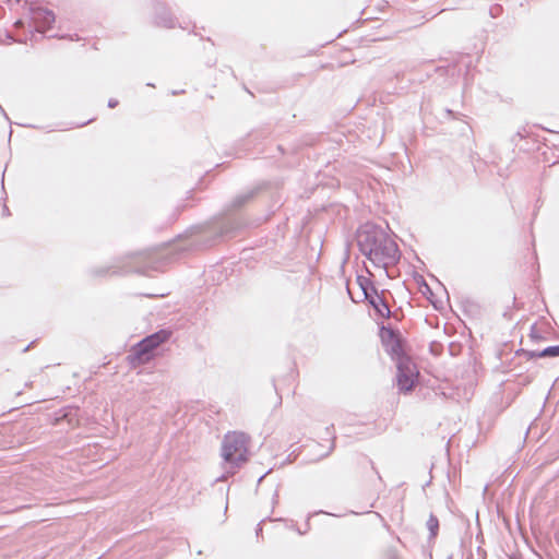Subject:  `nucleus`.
Returning <instances> with one entry per match:
<instances>
[{"label": "nucleus", "instance_id": "15", "mask_svg": "<svg viewBox=\"0 0 559 559\" xmlns=\"http://www.w3.org/2000/svg\"><path fill=\"white\" fill-rule=\"evenodd\" d=\"M16 123L20 126L35 127V124L28 123V122H16Z\"/></svg>", "mask_w": 559, "mask_h": 559}, {"label": "nucleus", "instance_id": "17", "mask_svg": "<svg viewBox=\"0 0 559 559\" xmlns=\"http://www.w3.org/2000/svg\"><path fill=\"white\" fill-rule=\"evenodd\" d=\"M371 290H373V294L378 295L377 290H374V287H371Z\"/></svg>", "mask_w": 559, "mask_h": 559}, {"label": "nucleus", "instance_id": "8", "mask_svg": "<svg viewBox=\"0 0 559 559\" xmlns=\"http://www.w3.org/2000/svg\"><path fill=\"white\" fill-rule=\"evenodd\" d=\"M253 197V192H248L243 194L237 195L233 201V206L235 209L242 206L248 200Z\"/></svg>", "mask_w": 559, "mask_h": 559}, {"label": "nucleus", "instance_id": "13", "mask_svg": "<svg viewBox=\"0 0 559 559\" xmlns=\"http://www.w3.org/2000/svg\"><path fill=\"white\" fill-rule=\"evenodd\" d=\"M442 114L444 117L451 118L452 117V110L449 108L442 109Z\"/></svg>", "mask_w": 559, "mask_h": 559}, {"label": "nucleus", "instance_id": "16", "mask_svg": "<svg viewBox=\"0 0 559 559\" xmlns=\"http://www.w3.org/2000/svg\"><path fill=\"white\" fill-rule=\"evenodd\" d=\"M0 111H1L2 115H5V112L3 111V107L2 106H0Z\"/></svg>", "mask_w": 559, "mask_h": 559}, {"label": "nucleus", "instance_id": "2", "mask_svg": "<svg viewBox=\"0 0 559 559\" xmlns=\"http://www.w3.org/2000/svg\"><path fill=\"white\" fill-rule=\"evenodd\" d=\"M248 437L243 432H229L222 444V456L231 468L247 461Z\"/></svg>", "mask_w": 559, "mask_h": 559}, {"label": "nucleus", "instance_id": "10", "mask_svg": "<svg viewBox=\"0 0 559 559\" xmlns=\"http://www.w3.org/2000/svg\"><path fill=\"white\" fill-rule=\"evenodd\" d=\"M357 281L359 283L361 290L364 292L366 299H369L370 298L369 288L371 286L370 282L368 281V278H366L364 276H358Z\"/></svg>", "mask_w": 559, "mask_h": 559}, {"label": "nucleus", "instance_id": "18", "mask_svg": "<svg viewBox=\"0 0 559 559\" xmlns=\"http://www.w3.org/2000/svg\"><path fill=\"white\" fill-rule=\"evenodd\" d=\"M371 290H373V294L378 295L377 290H374V287H371Z\"/></svg>", "mask_w": 559, "mask_h": 559}, {"label": "nucleus", "instance_id": "9", "mask_svg": "<svg viewBox=\"0 0 559 559\" xmlns=\"http://www.w3.org/2000/svg\"><path fill=\"white\" fill-rule=\"evenodd\" d=\"M539 357H559V345L549 346L543 349L539 354Z\"/></svg>", "mask_w": 559, "mask_h": 559}, {"label": "nucleus", "instance_id": "7", "mask_svg": "<svg viewBox=\"0 0 559 559\" xmlns=\"http://www.w3.org/2000/svg\"><path fill=\"white\" fill-rule=\"evenodd\" d=\"M427 528L429 530L431 537L437 536L438 530H439V521H438L437 516H435L433 514H430V516L427 521Z\"/></svg>", "mask_w": 559, "mask_h": 559}, {"label": "nucleus", "instance_id": "19", "mask_svg": "<svg viewBox=\"0 0 559 559\" xmlns=\"http://www.w3.org/2000/svg\"><path fill=\"white\" fill-rule=\"evenodd\" d=\"M390 559H399L395 555H393Z\"/></svg>", "mask_w": 559, "mask_h": 559}, {"label": "nucleus", "instance_id": "4", "mask_svg": "<svg viewBox=\"0 0 559 559\" xmlns=\"http://www.w3.org/2000/svg\"><path fill=\"white\" fill-rule=\"evenodd\" d=\"M170 336V332L160 330L154 334H151L138 343L135 347V355L141 361L148 359V354L157 346L166 342Z\"/></svg>", "mask_w": 559, "mask_h": 559}, {"label": "nucleus", "instance_id": "12", "mask_svg": "<svg viewBox=\"0 0 559 559\" xmlns=\"http://www.w3.org/2000/svg\"><path fill=\"white\" fill-rule=\"evenodd\" d=\"M92 120L93 119L74 121V122H72V126H74V127H83V126L87 124Z\"/></svg>", "mask_w": 559, "mask_h": 559}, {"label": "nucleus", "instance_id": "6", "mask_svg": "<svg viewBox=\"0 0 559 559\" xmlns=\"http://www.w3.org/2000/svg\"><path fill=\"white\" fill-rule=\"evenodd\" d=\"M369 301L381 316H389V306L379 295H376L374 297L370 296Z\"/></svg>", "mask_w": 559, "mask_h": 559}, {"label": "nucleus", "instance_id": "1", "mask_svg": "<svg viewBox=\"0 0 559 559\" xmlns=\"http://www.w3.org/2000/svg\"><path fill=\"white\" fill-rule=\"evenodd\" d=\"M357 246L373 267L383 270L395 265L401 258L397 243L379 226L365 224L357 231Z\"/></svg>", "mask_w": 559, "mask_h": 559}, {"label": "nucleus", "instance_id": "3", "mask_svg": "<svg viewBox=\"0 0 559 559\" xmlns=\"http://www.w3.org/2000/svg\"><path fill=\"white\" fill-rule=\"evenodd\" d=\"M418 376L415 364L407 357H400L397 360L396 381L400 391L409 392L414 388L415 379Z\"/></svg>", "mask_w": 559, "mask_h": 559}, {"label": "nucleus", "instance_id": "11", "mask_svg": "<svg viewBox=\"0 0 559 559\" xmlns=\"http://www.w3.org/2000/svg\"><path fill=\"white\" fill-rule=\"evenodd\" d=\"M229 222L222 227V235H228L234 230V226H229Z\"/></svg>", "mask_w": 559, "mask_h": 559}, {"label": "nucleus", "instance_id": "5", "mask_svg": "<svg viewBox=\"0 0 559 559\" xmlns=\"http://www.w3.org/2000/svg\"><path fill=\"white\" fill-rule=\"evenodd\" d=\"M32 17L36 27V31L44 33L48 31L55 22V15L51 11L36 8L32 11Z\"/></svg>", "mask_w": 559, "mask_h": 559}, {"label": "nucleus", "instance_id": "14", "mask_svg": "<svg viewBox=\"0 0 559 559\" xmlns=\"http://www.w3.org/2000/svg\"><path fill=\"white\" fill-rule=\"evenodd\" d=\"M2 214H3V216H9L10 215V212H9V209H8L7 205L3 206Z\"/></svg>", "mask_w": 559, "mask_h": 559}]
</instances>
